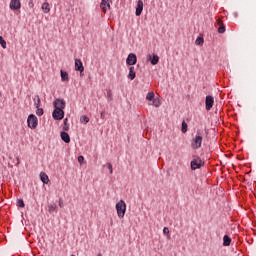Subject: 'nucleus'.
<instances>
[{"mask_svg":"<svg viewBox=\"0 0 256 256\" xmlns=\"http://www.w3.org/2000/svg\"><path fill=\"white\" fill-rule=\"evenodd\" d=\"M116 211L119 219H123V217H125V213L127 211V204L125 203V201L120 200L116 204Z\"/></svg>","mask_w":256,"mask_h":256,"instance_id":"obj_1","label":"nucleus"},{"mask_svg":"<svg viewBox=\"0 0 256 256\" xmlns=\"http://www.w3.org/2000/svg\"><path fill=\"white\" fill-rule=\"evenodd\" d=\"M28 127L30 129H37V125L39 124V119L35 114H30L27 119Z\"/></svg>","mask_w":256,"mask_h":256,"instance_id":"obj_2","label":"nucleus"},{"mask_svg":"<svg viewBox=\"0 0 256 256\" xmlns=\"http://www.w3.org/2000/svg\"><path fill=\"white\" fill-rule=\"evenodd\" d=\"M52 117L56 121H61V119H63V117H65V112L61 109H56L55 108L53 113H52Z\"/></svg>","mask_w":256,"mask_h":256,"instance_id":"obj_3","label":"nucleus"},{"mask_svg":"<svg viewBox=\"0 0 256 256\" xmlns=\"http://www.w3.org/2000/svg\"><path fill=\"white\" fill-rule=\"evenodd\" d=\"M202 165H203V160H201V158H194L191 161V170L195 171L196 169H201Z\"/></svg>","mask_w":256,"mask_h":256,"instance_id":"obj_4","label":"nucleus"},{"mask_svg":"<svg viewBox=\"0 0 256 256\" xmlns=\"http://www.w3.org/2000/svg\"><path fill=\"white\" fill-rule=\"evenodd\" d=\"M53 105L55 109H60L63 111V109H65L66 103H65V100L58 98L53 102Z\"/></svg>","mask_w":256,"mask_h":256,"instance_id":"obj_5","label":"nucleus"},{"mask_svg":"<svg viewBox=\"0 0 256 256\" xmlns=\"http://www.w3.org/2000/svg\"><path fill=\"white\" fill-rule=\"evenodd\" d=\"M202 143H203V137L196 136L192 142V149H199Z\"/></svg>","mask_w":256,"mask_h":256,"instance_id":"obj_6","label":"nucleus"},{"mask_svg":"<svg viewBox=\"0 0 256 256\" xmlns=\"http://www.w3.org/2000/svg\"><path fill=\"white\" fill-rule=\"evenodd\" d=\"M10 9L12 11H19V9H21V1L20 0H11L10 1Z\"/></svg>","mask_w":256,"mask_h":256,"instance_id":"obj_7","label":"nucleus"},{"mask_svg":"<svg viewBox=\"0 0 256 256\" xmlns=\"http://www.w3.org/2000/svg\"><path fill=\"white\" fill-rule=\"evenodd\" d=\"M206 111H211L214 103H215V99L213 98V96H206Z\"/></svg>","mask_w":256,"mask_h":256,"instance_id":"obj_8","label":"nucleus"},{"mask_svg":"<svg viewBox=\"0 0 256 256\" xmlns=\"http://www.w3.org/2000/svg\"><path fill=\"white\" fill-rule=\"evenodd\" d=\"M127 65H135L137 63V55L130 53L126 59Z\"/></svg>","mask_w":256,"mask_h":256,"instance_id":"obj_9","label":"nucleus"},{"mask_svg":"<svg viewBox=\"0 0 256 256\" xmlns=\"http://www.w3.org/2000/svg\"><path fill=\"white\" fill-rule=\"evenodd\" d=\"M100 7L103 13H107V11L111 9V4H109V0H102V2L100 3Z\"/></svg>","mask_w":256,"mask_h":256,"instance_id":"obj_10","label":"nucleus"},{"mask_svg":"<svg viewBox=\"0 0 256 256\" xmlns=\"http://www.w3.org/2000/svg\"><path fill=\"white\" fill-rule=\"evenodd\" d=\"M75 71H80V73H83V71H85V67H83V62L79 59L75 60Z\"/></svg>","mask_w":256,"mask_h":256,"instance_id":"obj_11","label":"nucleus"},{"mask_svg":"<svg viewBox=\"0 0 256 256\" xmlns=\"http://www.w3.org/2000/svg\"><path fill=\"white\" fill-rule=\"evenodd\" d=\"M143 13V0H138L137 7H136V17H139Z\"/></svg>","mask_w":256,"mask_h":256,"instance_id":"obj_12","label":"nucleus"},{"mask_svg":"<svg viewBox=\"0 0 256 256\" xmlns=\"http://www.w3.org/2000/svg\"><path fill=\"white\" fill-rule=\"evenodd\" d=\"M217 25H218V33H225V24H223V19L218 18L217 19Z\"/></svg>","mask_w":256,"mask_h":256,"instance_id":"obj_13","label":"nucleus"},{"mask_svg":"<svg viewBox=\"0 0 256 256\" xmlns=\"http://www.w3.org/2000/svg\"><path fill=\"white\" fill-rule=\"evenodd\" d=\"M135 77H137V74L135 73V67L131 66L129 68V74H128L127 78L130 79V81H133V79H135Z\"/></svg>","mask_w":256,"mask_h":256,"instance_id":"obj_14","label":"nucleus"},{"mask_svg":"<svg viewBox=\"0 0 256 256\" xmlns=\"http://www.w3.org/2000/svg\"><path fill=\"white\" fill-rule=\"evenodd\" d=\"M60 137L64 143H71V137L67 132H61Z\"/></svg>","mask_w":256,"mask_h":256,"instance_id":"obj_15","label":"nucleus"},{"mask_svg":"<svg viewBox=\"0 0 256 256\" xmlns=\"http://www.w3.org/2000/svg\"><path fill=\"white\" fill-rule=\"evenodd\" d=\"M40 179L42 183H44V185H47V183H49V176L45 174V172L40 173Z\"/></svg>","mask_w":256,"mask_h":256,"instance_id":"obj_16","label":"nucleus"},{"mask_svg":"<svg viewBox=\"0 0 256 256\" xmlns=\"http://www.w3.org/2000/svg\"><path fill=\"white\" fill-rule=\"evenodd\" d=\"M41 8L43 13H49V11H51V7L49 6L48 2H44Z\"/></svg>","mask_w":256,"mask_h":256,"instance_id":"obj_17","label":"nucleus"},{"mask_svg":"<svg viewBox=\"0 0 256 256\" xmlns=\"http://www.w3.org/2000/svg\"><path fill=\"white\" fill-rule=\"evenodd\" d=\"M34 105L36 109H39V107H41V98L39 97V95H36L34 97Z\"/></svg>","mask_w":256,"mask_h":256,"instance_id":"obj_18","label":"nucleus"},{"mask_svg":"<svg viewBox=\"0 0 256 256\" xmlns=\"http://www.w3.org/2000/svg\"><path fill=\"white\" fill-rule=\"evenodd\" d=\"M152 65H157L159 63V56L153 55V58L151 59V55L148 56Z\"/></svg>","mask_w":256,"mask_h":256,"instance_id":"obj_19","label":"nucleus"},{"mask_svg":"<svg viewBox=\"0 0 256 256\" xmlns=\"http://www.w3.org/2000/svg\"><path fill=\"white\" fill-rule=\"evenodd\" d=\"M62 81H69V74L63 70L60 71Z\"/></svg>","mask_w":256,"mask_h":256,"instance_id":"obj_20","label":"nucleus"},{"mask_svg":"<svg viewBox=\"0 0 256 256\" xmlns=\"http://www.w3.org/2000/svg\"><path fill=\"white\" fill-rule=\"evenodd\" d=\"M204 43H205V40L203 39V36H199L195 41V45H199L200 47H203Z\"/></svg>","mask_w":256,"mask_h":256,"instance_id":"obj_21","label":"nucleus"},{"mask_svg":"<svg viewBox=\"0 0 256 256\" xmlns=\"http://www.w3.org/2000/svg\"><path fill=\"white\" fill-rule=\"evenodd\" d=\"M48 211L49 213H55V211H57V205L55 204L48 205Z\"/></svg>","mask_w":256,"mask_h":256,"instance_id":"obj_22","label":"nucleus"},{"mask_svg":"<svg viewBox=\"0 0 256 256\" xmlns=\"http://www.w3.org/2000/svg\"><path fill=\"white\" fill-rule=\"evenodd\" d=\"M147 101H153L155 99V93L154 92H148L146 95Z\"/></svg>","mask_w":256,"mask_h":256,"instance_id":"obj_23","label":"nucleus"},{"mask_svg":"<svg viewBox=\"0 0 256 256\" xmlns=\"http://www.w3.org/2000/svg\"><path fill=\"white\" fill-rule=\"evenodd\" d=\"M80 123H84V125H87V123H89V117H87V115L81 116Z\"/></svg>","mask_w":256,"mask_h":256,"instance_id":"obj_24","label":"nucleus"},{"mask_svg":"<svg viewBox=\"0 0 256 256\" xmlns=\"http://www.w3.org/2000/svg\"><path fill=\"white\" fill-rule=\"evenodd\" d=\"M0 45L3 49H7V42L5 41V39H3L2 36H0Z\"/></svg>","mask_w":256,"mask_h":256,"instance_id":"obj_25","label":"nucleus"},{"mask_svg":"<svg viewBox=\"0 0 256 256\" xmlns=\"http://www.w3.org/2000/svg\"><path fill=\"white\" fill-rule=\"evenodd\" d=\"M107 169L110 171V175H113V165L111 163L106 164Z\"/></svg>","mask_w":256,"mask_h":256,"instance_id":"obj_26","label":"nucleus"},{"mask_svg":"<svg viewBox=\"0 0 256 256\" xmlns=\"http://www.w3.org/2000/svg\"><path fill=\"white\" fill-rule=\"evenodd\" d=\"M17 206H18V207H25V202H23L22 199H18V200H17Z\"/></svg>","mask_w":256,"mask_h":256,"instance_id":"obj_27","label":"nucleus"},{"mask_svg":"<svg viewBox=\"0 0 256 256\" xmlns=\"http://www.w3.org/2000/svg\"><path fill=\"white\" fill-rule=\"evenodd\" d=\"M232 244V239L229 235H226V247Z\"/></svg>","mask_w":256,"mask_h":256,"instance_id":"obj_28","label":"nucleus"},{"mask_svg":"<svg viewBox=\"0 0 256 256\" xmlns=\"http://www.w3.org/2000/svg\"><path fill=\"white\" fill-rule=\"evenodd\" d=\"M36 115H38V117H41L43 115V109L38 107L36 110Z\"/></svg>","mask_w":256,"mask_h":256,"instance_id":"obj_29","label":"nucleus"},{"mask_svg":"<svg viewBox=\"0 0 256 256\" xmlns=\"http://www.w3.org/2000/svg\"><path fill=\"white\" fill-rule=\"evenodd\" d=\"M182 133H187V124L185 121L182 122Z\"/></svg>","mask_w":256,"mask_h":256,"instance_id":"obj_30","label":"nucleus"},{"mask_svg":"<svg viewBox=\"0 0 256 256\" xmlns=\"http://www.w3.org/2000/svg\"><path fill=\"white\" fill-rule=\"evenodd\" d=\"M67 118L66 119H64V127H63V130L64 131H69V126H67Z\"/></svg>","mask_w":256,"mask_h":256,"instance_id":"obj_31","label":"nucleus"},{"mask_svg":"<svg viewBox=\"0 0 256 256\" xmlns=\"http://www.w3.org/2000/svg\"><path fill=\"white\" fill-rule=\"evenodd\" d=\"M28 7H29L30 9H33V7H35V4L33 3V0H29V2H28Z\"/></svg>","mask_w":256,"mask_h":256,"instance_id":"obj_32","label":"nucleus"},{"mask_svg":"<svg viewBox=\"0 0 256 256\" xmlns=\"http://www.w3.org/2000/svg\"><path fill=\"white\" fill-rule=\"evenodd\" d=\"M164 235H169V229L167 227L163 228Z\"/></svg>","mask_w":256,"mask_h":256,"instance_id":"obj_33","label":"nucleus"},{"mask_svg":"<svg viewBox=\"0 0 256 256\" xmlns=\"http://www.w3.org/2000/svg\"><path fill=\"white\" fill-rule=\"evenodd\" d=\"M83 161H85V157L79 156L78 157V162L83 163Z\"/></svg>","mask_w":256,"mask_h":256,"instance_id":"obj_34","label":"nucleus"},{"mask_svg":"<svg viewBox=\"0 0 256 256\" xmlns=\"http://www.w3.org/2000/svg\"><path fill=\"white\" fill-rule=\"evenodd\" d=\"M153 106H154V107H159V102L153 100Z\"/></svg>","mask_w":256,"mask_h":256,"instance_id":"obj_35","label":"nucleus"},{"mask_svg":"<svg viewBox=\"0 0 256 256\" xmlns=\"http://www.w3.org/2000/svg\"><path fill=\"white\" fill-rule=\"evenodd\" d=\"M100 117H101V119H105V112H101Z\"/></svg>","mask_w":256,"mask_h":256,"instance_id":"obj_36","label":"nucleus"},{"mask_svg":"<svg viewBox=\"0 0 256 256\" xmlns=\"http://www.w3.org/2000/svg\"><path fill=\"white\" fill-rule=\"evenodd\" d=\"M231 244L234 245L233 250H234V247H235V249H237V243H235V241H233Z\"/></svg>","mask_w":256,"mask_h":256,"instance_id":"obj_37","label":"nucleus"},{"mask_svg":"<svg viewBox=\"0 0 256 256\" xmlns=\"http://www.w3.org/2000/svg\"><path fill=\"white\" fill-rule=\"evenodd\" d=\"M59 207H63V200H59Z\"/></svg>","mask_w":256,"mask_h":256,"instance_id":"obj_38","label":"nucleus"},{"mask_svg":"<svg viewBox=\"0 0 256 256\" xmlns=\"http://www.w3.org/2000/svg\"><path fill=\"white\" fill-rule=\"evenodd\" d=\"M111 92H108V97L110 98V99H112V97H111Z\"/></svg>","mask_w":256,"mask_h":256,"instance_id":"obj_39","label":"nucleus"},{"mask_svg":"<svg viewBox=\"0 0 256 256\" xmlns=\"http://www.w3.org/2000/svg\"><path fill=\"white\" fill-rule=\"evenodd\" d=\"M231 155L232 153H229V154L226 153V157H231Z\"/></svg>","mask_w":256,"mask_h":256,"instance_id":"obj_40","label":"nucleus"},{"mask_svg":"<svg viewBox=\"0 0 256 256\" xmlns=\"http://www.w3.org/2000/svg\"><path fill=\"white\" fill-rule=\"evenodd\" d=\"M223 245H225V236L223 237Z\"/></svg>","mask_w":256,"mask_h":256,"instance_id":"obj_41","label":"nucleus"},{"mask_svg":"<svg viewBox=\"0 0 256 256\" xmlns=\"http://www.w3.org/2000/svg\"><path fill=\"white\" fill-rule=\"evenodd\" d=\"M71 256H75V254H72Z\"/></svg>","mask_w":256,"mask_h":256,"instance_id":"obj_42","label":"nucleus"},{"mask_svg":"<svg viewBox=\"0 0 256 256\" xmlns=\"http://www.w3.org/2000/svg\"><path fill=\"white\" fill-rule=\"evenodd\" d=\"M99 256H101V255H99Z\"/></svg>","mask_w":256,"mask_h":256,"instance_id":"obj_43","label":"nucleus"}]
</instances>
